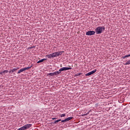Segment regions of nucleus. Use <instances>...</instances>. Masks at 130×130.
<instances>
[{
  "instance_id": "1",
  "label": "nucleus",
  "mask_w": 130,
  "mask_h": 130,
  "mask_svg": "<svg viewBox=\"0 0 130 130\" xmlns=\"http://www.w3.org/2000/svg\"><path fill=\"white\" fill-rule=\"evenodd\" d=\"M105 30V27L104 26H99L98 27L95 29V33L96 34H101L102 32L104 31Z\"/></svg>"
},
{
  "instance_id": "2",
  "label": "nucleus",
  "mask_w": 130,
  "mask_h": 130,
  "mask_svg": "<svg viewBox=\"0 0 130 130\" xmlns=\"http://www.w3.org/2000/svg\"><path fill=\"white\" fill-rule=\"evenodd\" d=\"M64 52V51H63L55 52L52 53V58L57 57V56L61 55Z\"/></svg>"
},
{
  "instance_id": "3",
  "label": "nucleus",
  "mask_w": 130,
  "mask_h": 130,
  "mask_svg": "<svg viewBox=\"0 0 130 130\" xmlns=\"http://www.w3.org/2000/svg\"><path fill=\"white\" fill-rule=\"evenodd\" d=\"M32 126L31 124H27L22 126L21 127L18 128L17 130H26L28 129V128H30Z\"/></svg>"
},
{
  "instance_id": "4",
  "label": "nucleus",
  "mask_w": 130,
  "mask_h": 130,
  "mask_svg": "<svg viewBox=\"0 0 130 130\" xmlns=\"http://www.w3.org/2000/svg\"><path fill=\"white\" fill-rule=\"evenodd\" d=\"M29 69H31V67L22 68L18 71L17 74H21V73H23V72H24V71H27V70H29Z\"/></svg>"
},
{
  "instance_id": "5",
  "label": "nucleus",
  "mask_w": 130,
  "mask_h": 130,
  "mask_svg": "<svg viewBox=\"0 0 130 130\" xmlns=\"http://www.w3.org/2000/svg\"><path fill=\"white\" fill-rule=\"evenodd\" d=\"M69 70H72V68L63 67L59 70V72L61 73L63 71H69Z\"/></svg>"
},
{
  "instance_id": "6",
  "label": "nucleus",
  "mask_w": 130,
  "mask_h": 130,
  "mask_svg": "<svg viewBox=\"0 0 130 130\" xmlns=\"http://www.w3.org/2000/svg\"><path fill=\"white\" fill-rule=\"evenodd\" d=\"M60 74V72L59 71H56L53 73H51L48 74V76H51L52 77L53 76H57V75H59Z\"/></svg>"
},
{
  "instance_id": "7",
  "label": "nucleus",
  "mask_w": 130,
  "mask_h": 130,
  "mask_svg": "<svg viewBox=\"0 0 130 130\" xmlns=\"http://www.w3.org/2000/svg\"><path fill=\"white\" fill-rule=\"evenodd\" d=\"M95 33V31L89 30L86 32V35H87L88 36H91V35H94Z\"/></svg>"
},
{
  "instance_id": "8",
  "label": "nucleus",
  "mask_w": 130,
  "mask_h": 130,
  "mask_svg": "<svg viewBox=\"0 0 130 130\" xmlns=\"http://www.w3.org/2000/svg\"><path fill=\"white\" fill-rule=\"evenodd\" d=\"M96 71H97V70H94L92 71H91L90 72L86 73L85 74V76H86V77H88V76H91V75H93V74H95V73H96Z\"/></svg>"
},
{
  "instance_id": "9",
  "label": "nucleus",
  "mask_w": 130,
  "mask_h": 130,
  "mask_svg": "<svg viewBox=\"0 0 130 130\" xmlns=\"http://www.w3.org/2000/svg\"><path fill=\"white\" fill-rule=\"evenodd\" d=\"M19 68H14L12 70H11L10 71H9V74H13V73H14V72H16V71H17V70H19Z\"/></svg>"
},
{
  "instance_id": "10",
  "label": "nucleus",
  "mask_w": 130,
  "mask_h": 130,
  "mask_svg": "<svg viewBox=\"0 0 130 130\" xmlns=\"http://www.w3.org/2000/svg\"><path fill=\"white\" fill-rule=\"evenodd\" d=\"M73 117H68V118H67L65 119H66V122H67V121H69V120H71V119H73Z\"/></svg>"
},
{
  "instance_id": "11",
  "label": "nucleus",
  "mask_w": 130,
  "mask_h": 130,
  "mask_svg": "<svg viewBox=\"0 0 130 130\" xmlns=\"http://www.w3.org/2000/svg\"><path fill=\"white\" fill-rule=\"evenodd\" d=\"M48 58H52V54H50L46 56Z\"/></svg>"
},
{
  "instance_id": "12",
  "label": "nucleus",
  "mask_w": 130,
  "mask_h": 130,
  "mask_svg": "<svg viewBox=\"0 0 130 130\" xmlns=\"http://www.w3.org/2000/svg\"><path fill=\"white\" fill-rule=\"evenodd\" d=\"M44 60H46V59H42L37 62V63H40V62H43Z\"/></svg>"
},
{
  "instance_id": "13",
  "label": "nucleus",
  "mask_w": 130,
  "mask_h": 130,
  "mask_svg": "<svg viewBox=\"0 0 130 130\" xmlns=\"http://www.w3.org/2000/svg\"><path fill=\"white\" fill-rule=\"evenodd\" d=\"M59 121H61V119H58V120H55L54 123L56 124L57 123V122H59Z\"/></svg>"
},
{
  "instance_id": "14",
  "label": "nucleus",
  "mask_w": 130,
  "mask_h": 130,
  "mask_svg": "<svg viewBox=\"0 0 130 130\" xmlns=\"http://www.w3.org/2000/svg\"><path fill=\"white\" fill-rule=\"evenodd\" d=\"M66 116V114H62L60 115V117H64Z\"/></svg>"
},
{
  "instance_id": "15",
  "label": "nucleus",
  "mask_w": 130,
  "mask_h": 130,
  "mask_svg": "<svg viewBox=\"0 0 130 130\" xmlns=\"http://www.w3.org/2000/svg\"><path fill=\"white\" fill-rule=\"evenodd\" d=\"M3 74H5V73H9V71L8 70H5L4 71L2 72Z\"/></svg>"
},
{
  "instance_id": "16",
  "label": "nucleus",
  "mask_w": 130,
  "mask_h": 130,
  "mask_svg": "<svg viewBox=\"0 0 130 130\" xmlns=\"http://www.w3.org/2000/svg\"><path fill=\"white\" fill-rule=\"evenodd\" d=\"M88 114H89V112L87 113L86 114H84L82 115V116H87V115H88Z\"/></svg>"
},
{
  "instance_id": "17",
  "label": "nucleus",
  "mask_w": 130,
  "mask_h": 130,
  "mask_svg": "<svg viewBox=\"0 0 130 130\" xmlns=\"http://www.w3.org/2000/svg\"><path fill=\"white\" fill-rule=\"evenodd\" d=\"M61 122H67L66 119L64 120H61Z\"/></svg>"
},
{
  "instance_id": "18",
  "label": "nucleus",
  "mask_w": 130,
  "mask_h": 130,
  "mask_svg": "<svg viewBox=\"0 0 130 130\" xmlns=\"http://www.w3.org/2000/svg\"><path fill=\"white\" fill-rule=\"evenodd\" d=\"M81 75H83V74L79 73V74H77V76H81Z\"/></svg>"
},
{
  "instance_id": "19",
  "label": "nucleus",
  "mask_w": 130,
  "mask_h": 130,
  "mask_svg": "<svg viewBox=\"0 0 130 130\" xmlns=\"http://www.w3.org/2000/svg\"><path fill=\"white\" fill-rule=\"evenodd\" d=\"M52 119H53V120H54V119H57V118H52Z\"/></svg>"
},
{
  "instance_id": "20",
  "label": "nucleus",
  "mask_w": 130,
  "mask_h": 130,
  "mask_svg": "<svg viewBox=\"0 0 130 130\" xmlns=\"http://www.w3.org/2000/svg\"><path fill=\"white\" fill-rule=\"evenodd\" d=\"M125 57H126V56H123V58H125Z\"/></svg>"
},
{
  "instance_id": "21",
  "label": "nucleus",
  "mask_w": 130,
  "mask_h": 130,
  "mask_svg": "<svg viewBox=\"0 0 130 130\" xmlns=\"http://www.w3.org/2000/svg\"><path fill=\"white\" fill-rule=\"evenodd\" d=\"M126 57H128V56L127 55H126Z\"/></svg>"
},
{
  "instance_id": "22",
  "label": "nucleus",
  "mask_w": 130,
  "mask_h": 130,
  "mask_svg": "<svg viewBox=\"0 0 130 130\" xmlns=\"http://www.w3.org/2000/svg\"><path fill=\"white\" fill-rule=\"evenodd\" d=\"M2 74H3V72H0V75H2Z\"/></svg>"
},
{
  "instance_id": "23",
  "label": "nucleus",
  "mask_w": 130,
  "mask_h": 130,
  "mask_svg": "<svg viewBox=\"0 0 130 130\" xmlns=\"http://www.w3.org/2000/svg\"><path fill=\"white\" fill-rule=\"evenodd\" d=\"M127 55H128V57L130 56V54H128Z\"/></svg>"
}]
</instances>
